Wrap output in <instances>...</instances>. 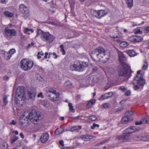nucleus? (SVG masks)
Segmentation results:
<instances>
[{"mask_svg":"<svg viewBox=\"0 0 149 149\" xmlns=\"http://www.w3.org/2000/svg\"><path fill=\"white\" fill-rule=\"evenodd\" d=\"M99 56L102 57L103 61H106L110 58V54L109 51L105 50L103 47H99L92 51L91 56L94 58L97 59Z\"/></svg>","mask_w":149,"mask_h":149,"instance_id":"obj_1","label":"nucleus"},{"mask_svg":"<svg viewBox=\"0 0 149 149\" xmlns=\"http://www.w3.org/2000/svg\"><path fill=\"white\" fill-rule=\"evenodd\" d=\"M26 99V95L24 91V87L19 86L17 88L15 101L17 104H21V102L24 101Z\"/></svg>","mask_w":149,"mask_h":149,"instance_id":"obj_2","label":"nucleus"},{"mask_svg":"<svg viewBox=\"0 0 149 149\" xmlns=\"http://www.w3.org/2000/svg\"><path fill=\"white\" fill-rule=\"evenodd\" d=\"M36 36L40 35L41 39L49 43H51L54 40V37L48 32H44L40 29H38Z\"/></svg>","mask_w":149,"mask_h":149,"instance_id":"obj_3","label":"nucleus"},{"mask_svg":"<svg viewBox=\"0 0 149 149\" xmlns=\"http://www.w3.org/2000/svg\"><path fill=\"white\" fill-rule=\"evenodd\" d=\"M88 65V63L86 62L81 63L79 61H76L74 64L71 65L70 69L72 71H82Z\"/></svg>","mask_w":149,"mask_h":149,"instance_id":"obj_4","label":"nucleus"},{"mask_svg":"<svg viewBox=\"0 0 149 149\" xmlns=\"http://www.w3.org/2000/svg\"><path fill=\"white\" fill-rule=\"evenodd\" d=\"M130 70V67L128 65L122 66L118 71V75L120 76L125 77L127 79L131 76L130 74L129 73Z\"/></svg>","mask_w":149,"mask_h":149,"instance_id":"obj_5","label":"nucleus"},{"mask_svg":"<svg viewBox=\"0 0 149 149\" xmlns=\"http://www.w3.org/2000/svg\"><path fill=\"white\" fill-rule=\"evenodd\" d=\"M21 68L25 71L30 70L33 66V63L29 60L23 59L21 61Z\"/></svg>","mask_w":149,"mask_h":149,"instance_id":"obj_6","label":"nucleus"},{"mask_svg":"<svg viewBox=\"0 0 149 149\" xmlns=\"http://www.w3.org/2000/svg\"><path fill=\"white\" fill-rule=\"evenodd\" d=\"M19 122L24 128H26L29 125L28 118L25 116L23 113L19 118Z\"/></svg>","mask_w":149,"mask_h":149,"instance_id":"obj_7","label":"nucleus"},{"mask_svg":"<svg viewBox=\"0 0 149 149\" xmlns=\"http://www.w3.org/2000/svg\"><path fill=\"white\" fill-rule=\"evenodd\" d=\"M5 36L7 39H11L13 36L17 35L16 31L14 29H10L8 27H6L4 30Z\"/></svg>","mask_w":149,"mask_h":149,"instance_id":"obj_8","label":"nucleus"},{"mask_svg":"<svg viewBox=\"0 0 149 149\" xmlns=\"http://www.w3.org/2000/svg\"><path fill=\"white\" fill-rule=\"evenodd\" d=\"M43 118V114L40 112H37V115L36 116L32 117L30 120L31 122L34 124H37L39 121L42 120Z\"/></svg>","mask_w":149,"mask_h":149,"instance_id":"obj_9","label":"nucleus"},{"mask_svg":"<svg viewBox=\"0 0 149 149\" xmlns=\"http://www.w3.org/2000/svg\"><path fill=\"white\" fill-rule=\"evenodd\" d=\"M91 12L93 16L98 18H100L107 13V12L105 10H100L97 11L93 10H91Z\"/></svg>","mask_w":149,"mask_h":149,"instance_id":"obj_10","label":"nucleus"},{"mask_svg":"<svg viewBox=\"0 0 149 149\" xmlns=\"http://www.w3.org/2000/svg\"><path fill=\"white\" fill-rule=\"evenodd\" d=\"M119 56V60L122 66L124 65H128L127 63V58L125 57L123 53L121 52H118Z\"/></svg>","mask_w":149,"mask_h":149,"instance_id":"obj_11","label":"nucleus"},{"mask_svg":"<svg viewBox=\"0 0 149 149\" xmlns=\"http://www.w3.org/2000/svg\"><path fill=\"white\" fill-rule=\"evenodd\" d=\"M20 11L24 15V17H27L29 15V11L28 8L23 4L20 5L19 6Z\"/></svg>","mask_w":149,"mask_h":149,"instance_id":"obj_12","label":"nucleus"},{"mask_svg":"<svg viewBox=\"0 0 149 149\" xmlns=\"http://www.w3.org/2000/svg\"><path fill=\"white\" fill-rule=\"evenodd\" d=\"M23 113L25 115V116L29 119H31L32 117L36 116L37 115V112L34 109L25 111Z\"/></svg>","mask_w":149,"mask_h":149,"instance_id":"obj_13","label":"nucleus"},{"mask_svg":"<svg viewBox=\"0 0 149 149\" xmlns=\"http://www.w3.org/2000/svg\"><path fill=\"white\" fill-rule=\"evenodd\" d=\"M113 95V93L112 92H110L101 95L100 97L99 98L100 100H103L111 97Z\"/></svg>","mask_w":149,"mask_h":149,"instance_id":"obj_14","label":"nucleus"},{"mask_svg":"<svg viewBox=\"0 0 149 149\" xmlns=\"http://www.w3.org/2000/svg\"><path fill=\"white\" fill-rule=\"evenodd\" d=\"M36 93L35 90L28 91V96L29 99L31 100H33L35 99Z\"/></svg>","mask_w":149,"mask_h":149,"instance_id":"obj_15","label":"nucleus"},{"mask_svg":"<svg viewBox=\"0 0 149 149\" xmlns=\"http://www.w3.org/2000/svg\"><path fill=\"white\" fill-rule=\"evenodd\" d=\"M136 130V127L132 126L127 128L124 131L125 133L128 134L130 135V134L135 132Z\"/></svg>","mask_w":149,"mask_h":149,"instance_id":"obj_16","label":"nucleus"},{"mask_svg":"<svg viewBox=\"0 0 149 149\" xmlns=\"http://www.w3.org/2000/svg\"><path fill=\"white\" fill-rule=\"evenodd\" d=\"M49 135L47 133L43 134L40 138L41 141L42 143H45L46 142L49 138Z\"/></svg>","mask_w":149,"mask_h":149,"instance_id":"obj_17","label":"nucleus"},{"mask_svg":"<svg viewBox=\"0 0 149 149\" xmlns=\"http://www.w3.org/2000/svg\"><path fill=\"white\" fill-rule=\"evenodd\" d=\"M143 77L138 78V79H134V80L137 81L136 82L139 85L143 86L145 84L146 80Z\"/></svg>","mask_w":149,"mask_h":149,"instance_id":"obj_18","label":"nucleus"},{"mask_svg":"<svg viewBox=\"0 0 149 149\" xmlns=\"http://www.w3.org/2000/svg\"><path fill=\"white\" fill-rule=\"evenodd\" d=\"M48 96L49 99L51 100L55 101L58 100V97L56 92L52 94H48Z\"/></svg>","mask_w":149,"mask_h":149,"instance_id":"obj_19","label":"nucleus"},{"mask_svg":"<svg viewBox=\"0 0 149 149\" xmlns=\"http://www.w3.org/2000/svg\"><path fill=\"white\" fill-rule=\"evenodd\" d=\"M93 137L90 135H83L81 136V139L85 141H90Z\"/></svg>","mask_w":149,"mask_h":149,"instance_id":"obj_20","label":"nucleus"},{"mask_svg":"<svg viewBox=\"0 0 149 149\" xmlns=\"http://www.w3.org/2000/svg\"><path fill=\"white\" fill-rule=\"evenodd\" d=\"M126 52L130 57H133L136 55L137 54L133 50H126Z\"/></svg>","mask_w":149,"mask_h":149,"instance_id":"obj_21","label":"nucleus"},{"mask_svg":"<svg viewBox=\"0 0 149 149\" xmlns=\"http://www.w3.org/2000/svg\"><path fill=\"white\" fill-rule=\"evenodd\" d=\"M64 86L67 88H71L73 87L72 83L69 80L65 82Z\"/></svg>","mask_w":149,"mask_h":149,"instance_id":"obj_22","label":"nucleus"},{"mask_svg":"<svg viewBox=\"0 0 149 149\" xmlns=\"http://www.w3.org/2000/svg\"><path fill=\"white\" fill-rule=\"evenodd\" d=\"M64 128L61 126L59 128H58L55 131V134H61L63 131Z\"/></svg>","mask_w":149,"mask_h":149,"instance_id":"obj_23","label":"nucleus"},{"mask_svg":"<svg viewBox=\"0 0 149 149\" xmlns=\"http://www.w3.org/2000/svg\"><path fill=\"white\" fill-rule=\"evenodd\" d=\"M120 47L123 48H125L129 45V44L126 42L123 41L120 42Z\"/></svg>","mask_w":149,"mask_h":149,"instance_id":"obj_24","label":"nucleus"},{"mask_svg":"<svg viewBox=\"0 0 149 149\" xmlns=\"http://www.w3.org/2000/svg\"><path fill=\"white\" fill-rule=\"evenodd\" d=\"M129 120V118L126 116H125L121 120V122L123 124L127 123Z\"/></svg>","mask_w":149,"mask_h":149,"instance_id":"obj_25","label":"nucleus"},{"mask_svg":"<svg viewBox=\"0 0 149 149\" xmlns=\"http://www.w3.org/2000/svg\"><path fill=\"white\" fill-rule=\"evenodd\" d=\"M4 14L6 16L8 17H12L13 15V13L10 12L8 11H4Z\"/></svg>","mask_w":149,"mask_h":149,"instance_id":"obj_26","label":"nucleus"},{"mask_svg":"<svg viewBox=\"0 0 149 149\" xmlns=\"http://www.w3.org/2000/svg\"><path fill=\"white\" fill-rule=\"evenodd\" d=\"M128 7L131 8L133 6V0H126Z\"/></svg>","mask_w":149,"mask_h":149,"instance_id":"obj_27","label":"nucleus"},{"mask_svg":"<svg viewBox=\"0 0 149 149\" xmlns=\"http://www.w3.org/2000/svg\"><path fill=\"white\" fill-rule=\"evenodd\" d=\"M130 135V134H128L125 133L124 131H123V134H122V136L123 139V141H125L128 140L129 138Z\"/></svg>","mask_w":149,"mask_h":149,"instance_id":"obj_28","label":"nucleus"},{"mask_svg":"<svg viewBox=\"0 0 149 149\" xmlns=\"http://www.w3.org/2000/svg\"><path fill=\"white\" fill-rule=\"evenodd\" d=\"M143 123L149 124V116H147L143 118Z\"/></svg>","mask_w":149,"mask_h":149,"instance_id":"obj_29","label":"nucleus"},{"mask_svg":"<svg viewBox=\"0 0 149 149\" xmlns=\"http://www.w3.org/2000/svg\"><path fill=\"white\" fill-rule=\"evenodd\" d=\"M18 139V137L15 136H13L11 138L10 143L13 144Z\"/></svg>","mask_w":149,"mask_h":149,"instance_id":"obj_30","label":"nucleus"},{"mask_svg":"<svg viewBox=\"0 0 149 149\" xmlns=\"http://www.w3.org/2000/svg\"><path fill=\"white\" fill-rule=\"evenodd\" d=\"M4 55L5 57L7 60H9L11 56L10 53L9 52H6L4 53Z\"/></svg>","mask_w":149,"mask_h":149,"instance_id":"obj_31","label":"nucleus"},{"mask_svg":"<svg viewBox=\"0 0 149 149\" xmlns=\"http://www.w3.org/2000/svg\"><path fill=\"white\" fill-rule=\"evenodd\" d=\"M68 106L69 107V110L70 111L72 112H75V110L73 108V107L72 105V104L71 103H68Z\"/></svg>","mask_w":149,"mask_h":149,"instance_id":"obj_32","label":"nucleus"},{"mask_svg":"<svg viewBox=\"0 0 149 149\" xmlns=\"http://www.w3.org/2000/svg\"><path fill=\"white\" fill-rule=\"evenodd\" d=\"M56 90L54 89L53 88H50L49 89L47 92V94L48 95L49 93L52 94V93H56Z\"/></svg>","mask_w":149,"mask_h":149,"instance_id":"obj_33","label":"nucleus"},{"mask_svg":"<svg viewBox=\"0 0 149 149\" xmlns=\"http://www.w3.org/2000/svg\"><path fill=\"white\" fill-rule=\"evenodd\" d=\"M143 40V38L141 37L135 36V42H139Z\"/></svg>","mask_w":149,"mask_h":149,"instance_id":"obj_34","label":"nucleus"},{"mask_svg":"<svg viewBox=\"0 0 149 149\" xmlns=\"http://www.w3.org/2000/svg\"><path fill=\"white\" fill-rule=\"evenodd\" d=\"M144 137H143V138H142L141 137L139 136H135L134 138V139L136 141H139L140 140H143L144 141H146V140L144 139Z\"/></svg>","mask_w":149,"mask_h":149,"instance_id":"obj_35","label":"nucleus"},{"mask_svg":"<svg viewBox=\"0 0 149 149\" xmlns=\"http://www.w3.org/2000/svg\"><path fill=\"white\" fill-rule=\"evenodd\" d=\"M140 70H138L137 72V75L134 78V79H138V78L143 77V75L140 73Z\"/></svg>","mask_w":149,"mask_h":149,"instance_id":"obj_36","label":"nucleus"},{"mask_svg":"<svg viewBox=\"0 0 149 149\" xmlns=\"http://www.w3.org/2000/svg\"><path fill=\"white\" fill-rule=\"evenodd\" d=\"M133 114V113L131 111H129L125 113V116L128 117L132 116Z\"/></svg>","mask_w":149,"mask_h":149,"instance_id":"obj_37","label":"nucleus"},{"mask_svg":"<svg viewBox=\"0 0 149 149\" xmlns=\"http://www.w3.org/2000/svg\"><path fill=\"white\" fill-rule=\"evenodd\" d=\"M44 55V53L42 52H38L37 55V58L38 59H40L41 57V56H43Z\"/></svg>","mask_w":149,"mask_h":149,"instance_id":"obj_38","label":"nucleus"},{"mask_svg":"<svg viewBox=\"0 0 149 149\" xmlns=\"http://www.w3.org/2000/svg\"><path fill=\"white\" fill-rule=\"evenodd\" d=\"M7 97L6 96H4L3 98V105L4 106H5L7 103H8V101L7 100Z\"/></svg>","mask_w":149,"mask_h":149,"instance_id":"obj_39","label":"nucleus"},{"mask_svg":"<svg viewBox=\"0 0 149 149\" xmlns=\"http://www.w3.org/2000/svg\"><path fill=\"white\" fill-rule=\"evenodd\" d=\"M126 108V107L125 105H123L122 106L119 107L116 111V112L118 111H121L123 110L124 109H125Z\"/></svg>","mask_w":149,"mask_h":149,"instance_id":"obj_40","label":"nucleus"},{"mask_svg":"<svg viewBox=\"0 0 149 149\" xmlns=\"http://www.w3.org/2000/svg\"><path fill=\"white\" fill-rule=\"evenodd\" d=\"M79 130V127L77 126H74L71 128V131L72 132L76 130Z\"/></svg>","mask_w":149,"mask_h":149,"instance_id":"obj_41","label":"nucleus"},{"mask_svg":"<svg viewBox=\"0 0 149 149\" xmlns=\"http://www.w3.org/2000/svg\"><path fill=\"white\" fill-rule=\"evenodd\" d=\"M111 105L109 103H106L103 104V107L104 109H107L110 107Z\"/></svg>","mask_w":149,"mask_h":149,"instance_id":"obj_42","label":"nucleus"},{"mask_svg":"<svg viewBox=\"0 0 149 149\" xmlns=\"http://www.w3.org/2000/svg\"><path fill=\"white\" fill-rule=\"evenodd\" d=\"M89 119L91 120L95 121L97 119V118L96 116L93 115L89 116Z\"/></svg>","mask_w":149,"mask_h":149,"instance_id":"obj_43","label":"nucleus"},{"mask_svg":"<svg viewBox=\"0 0 149 149\" xmlns=\"http://www.w3.org/2000/svg\"><path fill=\"white\" fill-rule=\"evenodd\" d=\"M60 48H61L60 51L61 52H62V54L63 55L65 54V52L64 50L63 46V45H60Z\"/></svg>","mask_w":149,"mask_h":149,"instance_id":"obj_44","label":"nucleus"},{"mask_svg":"<svg viewBox=\"0 0 149 149\" xmlns=\"http://www.w3.org/2000/svg\"><path fill=\"white\" fill-rule=\"evenodd\" d=\"M129 40L130 42H135V36H133L129 38Z\"/></svg>","mask_w":149,"mask_h":149,"instance_id":"obj_45","label":"nucleus"},{"mask_svg":"<svg viewBox=\"0 0 149 149\" xmlns=\"http://www.w3.org/2000/svg\"><path fill=\"white\" fill-rule=\"evenodd\" d=\"M143 123V119H141V120L139 121H136L135 122V125H141Z\"/></svg>","mask_w":149,"mask_h":149,"instance_id":"obj_46","label":"nucleus"},{"mask_svg":"<svg viewBox=\"0 0 149 149\" xmlns=\"http://www.w3.org/2000/svg\"><path fill=\"white\" fill-rule=\"evenodd\" d=\"M116 139L118 141H123V139L122 135L121 136H119L116 138Z\"/></svg>","mask_w":149,"mask_h":149,"instance_id":"obj_47","label":"nucleus"},{"mask_svg":"<svg viewBox=\"0 0 149 149\" xmlns=\"http://www.w3.org/2000/svg\"><path fill=\"white\" fill-rule=\"evenodd\" d=\"M145 33H147L149 32V26L146 27L144 29Z\"/></svg>","mask_w":149,"mask_h":149,"instance_id":"obj_48","label":"nucleus"},{"mask_svg":"<svg viewBox=\"0 0 149 149\" xmlns=\"http://www.w3.org/2000/svg\"><path fill=\"white\" fill-rule=\"evenodd\" d=\"M96 126L97 127H99V125L98 124H96L95 123H93V125L91 126V128L92 129H94Z\"/></svg>","mask_w":149,"mask_h":149,"instance_id":"obj_49","label":"nucleus"},{"mask_svg":"<svg viewBox=\"0 0 149 149\" xmlns=\"http://www.w3.org/2000/svg\"><path fill=\"white\" fill-rule=\"evenodd\" d=\"M107 70L109 72L111 73L113 70V69L111 67L108 68L107 69Z\"/></svg>","mask_w":149,"mask_h":149,"instance_id":"obj_50","label":"nucleus"},{"mask_svg":"<svg viewBox=\"0 0 149 149\" xmlns=\"http://www.w3.org/2000/svg\"><path fill=\"white\" fill-rule=\"evenodd\" d=\"M148 64L147 62H145L144 65L143 67V69L144 70H146L147 68Z\"/></svg>","mask_w":149,"mask_h":149,"instance_id":"obj_51","label":"nucleus"},{"mask_svg":"<svg viewBox=\"0 0 149 149\" xmlns=\"http://www.w3.org/2000/svg\"><path fill=\"white\" fill-rule=\"evenodd\" d=\"M15 52V50L14 49H12L10 50L9 52L10 53L11 55Z\"/></svg>","mask_w":149,"mask_h":149,"instance_id":"obj_52","label":"nucleus"},{"mask_svg":"<svg viewBox=\"0 0 149 149\" xmlns=\"http://www.w3.org/2000/svg\"><path fill=\"white\" fill-rule=\"evenodd\" d=\"M95 101L96 100L95 99H92L90 100L89 102L92 105L93 104L95 103Z\"/></svg>","mask_w":149,"mask_h":149,"instance_id":"obj_53","label":"nucleus"},{"mask_svg":"<svg viewBox=\"0 0 149 149\" xmlns=\"http://www.w3.org/2000/svg\"><path fill=\"white\" fill-rule=\"evenodd\" d=\"M17 123V122L16 121H15L14 120H11V122L10 123V125H16Z\"/></svg>","mask_w":149,"mask_h":149,"instance_id":"obj_54","label":"nucleus"},{"mask_svg":"<svg viewBox=\"0 0 149 149\" xmlns=\"http://www.w3.org/2000/svg\"><path fill=\"white\" fill-rule=\"evenodd\" d=\"M92 105L90 103V102H88L87 104L86 108H91L92 107Z\"/></svg>","mask_w":149,"mask_h":149,"instance_id":"obj_55","label":"nucleus"},{"mask_svg":"<svg viewBox=\"0 0 149 149\" xmlns=\"http://www.w3.org/2000/svg\"><path fill=\"white\" fill-rule=\"evenodd\" d=\"M108 142V141L106 140L104 141H103L101 142L100 143H98L96 145V146L100 145V144H102L105 143H106Z\"/></svg>","mask_w":149,"mask_h":149,"instance_id":"obj_56","label":"nucleus"},{"mask_svg":"<svg viewBox=\"0 0 149 149\" xmlns=\"http://www.w3.org/2000/svg\"><path fill=\"white\" fill-rule=\"evenodd\" d=\"M38 97H41L42 98H43L44 96L42 95V92L40 93L37 95Z\"/></svg>","mask_w":149,"mask_h":149,"instance_id":"obj_57","label":"nucleus"},{"mask_svg":"<svg viewBox=\"0 0 149 149\" xmlns=\"http://www.w3.org/2000/svg\"><path fill=\"white\" fill-rule=\"evenodd\" d=\"M92 70L93 72H95L97 70V68L96 66H94L93 67Z\"/></svg>","mask_w":149,"mask_h":149,"instance_id":"obj_58","label":"nucleus"},{"mask_svg":"<svg viewBox=\"0 0 149 149\" xmlns=\"http://www.w3.org/2000/svg\"><path fill=\"white\" fill-rule=\"evenodd\" d=\"M131 94V92L130 91H127L125 93V95L127 96H129Z\"/></svg>","mask_w":149,"mask_h":149,"instance_id":"obj_59","label":"nucleus"},{"mask_svg":"<svg viewBox=\"0 0 149 149\" xmlns=\"http://www.w3.org/2000/svg\"><path fill=\"white\" fill-rule=\"evenodd\" d=\"M8 0H0L1 3H2L6 4L8 1Z\"/></svg>","mask_w":149,"mask_h":149,"instance_id":"obj_60","label":"nucleus"},{"mask_svg":"<svg viewBox=\"0 0 149 149\" xmlns=\"http://www.w3.org/2000/svg\"><path fill=\"white\" fill-rule=\"evenodd\" d=\"M81 116H79L77 117H74V118H72V119H81Z\"/></svg>","mask_w":149,"mask_h":149,"instance_id":"obj_61","label":"nucleus"},{"mask_svg":"<svg viewBox=\"0 0 149 149\" xmlns=\"http://www.w3.org/2000/svg\"><path fill=\"white\" fill-rule=\"evenodd\" d=\"M120 88L121 90L123 91H125L126 89L125 87L124 86H120Z\"/></svg>","mask_w":149,"mask_h":149,"instance_id":"obj_62","label":"nucleus"},{"mask_svg":"<svg viewBox=\"0 0 149 149\" xmlns=\"http://www.w3.org/2000/svg\"><path fill=\"white\" fill-rule=\"evenodd\" d=\"M59 144L61 145L62 146H64V144H63V141L62 140H60L59 142Z\"/></svg>","mask_w":149,"mask_h":149,"instance_id":"obj_63","label":"nucleus"},{"mask_svg":"<svg viewBox=\"0 0 149 149\" xmlns=\"http://www.w3.org/2000/svg\"><path fill=\"white\" fill-rule=\"evenodd\" d=\"M9 79V77L8 76H5L3 78V79L4 80H7Z\"/></svg>","mask_w":149,"mask_h":149,"instance_id":"obj_64","label":"nucleus"}]
</instances>
